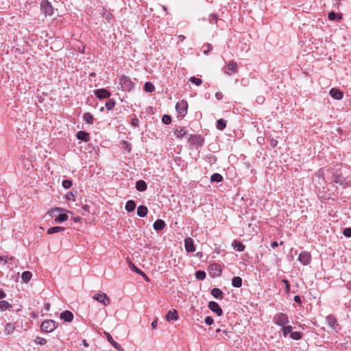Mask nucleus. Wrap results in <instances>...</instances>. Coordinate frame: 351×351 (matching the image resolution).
<instances>
[{
    "label": "nucleus",
    "instance_id": "nucleus-53",
    "mask_svg": "<svg viewBox=\"0 0 351 351\" xmlns=\"http://www.w3.org/2000/svg\"><path fill=\"white\" fill-rule=\"evenodd\" d=\"M73 197H74V195L71 192H69L66 194L67 199H69V200L73 199Z\"/></svg>",
    "mask_w": 351,
    "mask_h": 351
},
{
    "label": "nucleus",
    "instance_id": "nucleus-55",
    "mask_svg": "<svg viewBox=\"0 0 351 351\" xmlns=\"http://www.w3.org/2000/svg\"><path fill=\"white\" fill-rule=\"evenodd\" d=\"M207 47H208V49L204 50V54H208V51L211 49L210 45H208Z\"/></svg>",
    "mask_w": 351,
    "mask_h": 351
},
{
    "label": "nucleus",
    "instance_id": "nucleus-61",
    "mask_svg": "<svg viewBox=\"0 0 351 351\" xmlns=\"http://www.w3.org/2000/svg\"><path fill=\"white\" fill-rule=\"evenodd\" d=\"M83 345L85 346V347H88V343L86 342V340H84L83 341Z\"/></svg>",
    "mask_w": 351,
    "mask_h": 351
},
{
    "label": "nucleus",
    "instance_id": "nucleus-2",
    "mask_svg": "<svg viewBox=\"0 0 351 351\" xmlns=\"http://www.w3.org/2000/svg\"><path fill=\"white\" fill-rule=\"evenodd\" d=\"M289 322L288 316L282 313H277L274 317V322L280 326H284Z\"/></svg>",
    "mask_w": 351,
    "mask_h": 351
},
{
    "label": "nucleus",
    "instance_id": "nucleus-36",
    "mask_svg": "<svg viewBox=\"0 0 351 351\" xmlns=\"http://www.w3.org/2000/svg\"><path fill=\"white\" fill-rule=\"evenodd\" d=\"M14 257H8V256H0V265H5L7 263H9L10 261L14 260Z\"/></svg>",
    "mask_w": 351,
    "mask_h": 351
},
{
    "label": "nucleus",
    "instance_id": "nucleus-11",
    "mask_svg": "<svg viewBox=\"0 0 351 351\" xmlns=\"http://www.w3.org/2000/svg\"><path fill=\"white\" fill-rule=\"evenodd\" d=\"M105 337H106L108 341L117 350L123 351V348L115 341L113 340L112 336L108 332H104Z\"/></svg>",
    "mask_w": 351,
    "mask_h": 351
},
{
    "label": "nucleus",
    "instance_id": "nucleus-29",
    "mask_svg": "<svg viewBox=\"0 0 351 351\" xmlns=\"http://www.w3.org/2000/svg\"><path fill=\"white\" fill-rule=\"evenodd\" d=\"M186 134V130L184 128H180L175 132V134L178 138H182Z\"/></svg>",
    "mask_w": 351,
    "mask_h": 351
},
{
    "label": "nucleus",
    "instance_id": "nucleus-39",
    "mask_svg": "<svg viewBox=\"0 0 351 351\" xmlns=\"http://www.w3.org/2000/svg\"><path fill=\"white\" fill-rule=\"evenodd\" d=\"M189 82H191L193 84H195L197 86H200L202 83V80L201 79L195 77H191L189 78Z\"/></svg>",
    "mask_w": 351,
    "mask_h": 351
},
{
    "label": "nucleus",
    "instance_id": "nucleus-48",
    "mask_svg": "<svg viewBox=\"0 0 351 351\" xmlns=\"http://www.w3.org/2000/svg\"><path fill=\"white\" fill-rule=\"evenodd\" d=\"M213 319L210 317V316H208L205 318V323L207 324V325H211L213 324Z\"/></svg>",
    "mask_w": 351,
    "mask_h": 351
},
{
    "label": "nucleus",
    "instance_id": "nucleus-51",
    "mask_svg": "<svg viewBox=\"0 0 351 351\" xmlns=\"http://www.w3.org/2000/svg\"><path fill=\"white\" fill-rule=\"evenodd\" d=\"M223 96V94H222L221 92H217V93H215V97H216V99H218V100H221V99H222Z\"/></svg>",
    "mask_w": 351,
    "mask_h": 351
},
{
    "label": "nucleus",
    "instance_id": "nucleus-1",
    "mask_svg": "<svg viewBox=\"0 0 351 351\" xmlns=\"http://www.w3.org/2000/svg\"><path fill=\"white\" fill-rule=\"evenodd\" d=\"M57 328V324L52 319H48L44 321L40 326V328L43 331L46 332H51Z\"/></svg>",
    "mask_w": 351,
    "mask_h": 351
},
{
    "label": "nucleus",
    "instance_id": "nucleus-43",
    "mask_svg": "<svg viewBox=\"0 0 351 351\" xmlns=\"http://www.w3.org/2000/svg\"><path fill=\"white\" fill-rule=\"evenodd\" d=\"M35 342L37 344L45 345L47 343V340L43 337H37L35 339Z\"/></svg>",
    "mask_w": 351,
    "mask_h": 351
},
{
    "label": "nucleus",
    "instance_id": "nucleus-40",
    "mask_svg": "<svg viewBox=\"0 0 351 351\" xmlns=\"http://www.w3.org/2000/svg\"><path fill=\"white\" fill-rule=\"evenodd\" d=\"M115 105V102L113 99H108L105 104V106L107 110H111L114 108Z\"/></svg>",
    "mask_w": 351,
    "mask_h": 351
},
{
    "label": "nucleus",
    "instance_id": "nucleus-63",
    "mask_svg": "<svg viewBox=\"0 0 351 351\" xmlns=\"http://www.w3.org/2000/svg\"><path fill=\"white\" fill-rule=\"evenodd\" d=\"M179 38H180V40H183L184 39V36L180 35V36H179Z\"/></svg>",
    "mask_w": 351,
    "mask_h": 351
},
{
    "label": "nucleus",
    "instance_id": "nucleus-20",
    "mask_svg": "<svg viewBox=\"0 0 351 351\" xmlns=\"http://www.w3.org/2000/svg\"><path fill=\"white\" fill-rule=\"evenodd\" d=\"M147 208L145 206H139L137 208V215L141 217H144L147 214Z\"/></svg>",
    "mask_w": 351,
    "mask_h": 351
},
{
    "label": "nucleus",
    "instance_id": "nucleus-15",
    "mask_svg": "<svg viewBox=\"0 0 351 351\" xmlns=\"http://www.w3.org/2000/svg\"><path fill=\"white\" fill-rule=\"evenodd\" d=\"M60 318L65 322H70L73 319V313L69 311H64L62 313H61L60 315Z\"/></svg>",
    "mask_w": 351,
    "mask_h": 351
},
{
    "label": "nucleus",
    "instance_id": "nucleus-12",
    "mask_svg": "<svg viewBox=\"0 0 351 351\" xmlns=\"http://www.w3.org/2000/svg\"><path fill=\"white\" fill-rule=\"evenodd\" d=\"M184 247L186 251L188 252H193L195 251V247L193 244V241L191 237H187L184 240Z\"/></svg>",
    "mask_w": 351,
    "mask_h": 351
},
{
    "label": "nucleus",
    "instance_id": "nucleus-19",
    "mask_svg": "<svg viewBox=\"0 0 351 351\" xmlns=\"http://www.w3.org/2000/svg\"><path fill=\"white\" fill-rule=\"evenodd\" d=\"M165 226V223L162 219H157L153 225L154 229L156 230H162Z\"/></svg>",
    "mask_w": 351,
    "mask_h": 351
},
{
    "label": "nucleus",
    "instance_id": "nucleus-44",
    "mask_svg": "<svg viewBox=\"0 0 351 351\" xmlns=\"http://www.w3.org/2000/svg\"><path fill=\"white\" fill-rule=\"evenodd\" d=\"M162 121L165 124L168 125L171 123V118L169 115L165 114L162 117Z\"/></svg>",
    "mask_w": 351,
    "mask_h": 351
},
{
    "label": "nucleus",
    "instance_id": "nucleus-17",
    "mask_svg": "<svg viewBox=\"0 0 351 351\" xmlns=\"http://www.w3.org/2000/svg\"><path fill=\"white\" fill-rule=\"evenodd\" d=\"M178 319V315L177 311H176V310H173V311L170 310L166 315V319L167 321H172V320L176 321Z\"/></svg>",
    "mask_w": 351,
    "mask_h": 351
},
{
    "label": "nucleus",
    "instance_id": "nucleus-27",
    "mask_svg": "<svg viewBox=\"0 0 351 351\" xmlns=\"http://www.w3.org/2000/svg\"><path fill=\"white\" fill-rule=\"evenodd\" d=\"M12 308V305L5 300L0 301V311H5Z\"/></svg>",
    "mask_w": 351,
    "mask_h": 351
},
{
    "label": "nucleus",
    "instance_id": "nucleus-16",
    "mask_svg": "<svg viewBox=\"0 0 351 351\" xmlns=\"http://www.w3.org/2000/svg\"><path fill=\"white\" fill-rule=\"evenodd\" d=\"M129 267L131 270L143 276L147 281L149 280L147 276L145 274V273L143 272L141 269H139L137 267H136L130 261H129Z\"/></svg>",
    "mask_w": 351,
    "mask_h": 351
},
{
    "label": "nucleus",
    "instance_id": "nucleus-9",
    "mask_svg": "<svg viewBox=\"0 0 351 351\" xmlns=\"http://www.w3.org/2000/svg\"><path fill=\"white\" fill-rule=\"evenodd\" d=\"M326 321H327V323L328 324V326L335 331H337L339 328V324L337 323V321L336 319V318L330 315H328L326 317Z\"/></svg>",
    "mask_w": 351,
    "mask_h": 351
},
{
    "label": "nucleus",
    "instance_id": "nucleus-30",
    "mask_svg": "<svg viewBox=\"0 0 351 351\" xmlns=\"http://www.w3.org/2000/svg\"><path fill=\"white\" fill-rule=\"evenodd\" d=\"M84 120L90 124H93L94 118L93 115L89 112H86L83 115Z\"/></svg>",
    "mask_w": 351,
    "mask_h": 351
},
{
    "label": "nucleus",
    "instance_id": "nucleus-35",
    "mask_svg": "<svg viewBox=\"0 0 351 351\" xmlns=\"http://www.w3.org/2000/svg\"><path fill=\"white\" fill-rule=\"evenodd\" d=\"M222 180H223L222 176L219 173H214L210 177L211 182H220L222 181Z\"/></svg>",
    "mask_w": 351,
    "mask_h": 351
},
{
    "label": "nucleus",
    "instance_id": "nucleus-8",
    "mask_svg": "<svg viewBox=\"0 0 351 351\" xmlns=\"http://www.w3.org/2000/svg\"><path fill=\"white\" fill-rule=\"evenodd\" d=\"M237 71V64L234 61H230L226 66H224V72L230 75L233 73Z\"/></svg>",
    "mask_w": 351,
    "mask_h": 351
},
{
    "label": "nucleus",
    "instance_id": "nucleus-24",
    "mask_svg": "<svg viewBox=\"0 0 351 351\" xmlns=\"http://www.w3.org/2000/svg\"><path fill=\"white\" fill-rule=\"evenodd\" d=\"M125 210L128 212L133 211L136 208V203L133 200H128L125 206Z\"/></svg>",
    "mask_w": 351,
    "mask_h": 351
},
{
    "label": "nucleus",
    "instance_id": "nucleus-7",
    "mask_svg": "<svg viewBox=\"0 0 351 351\" xmlns=\"http://www.w3.org/2000/svg\"><path fill=\"white\" fill-rule=\"evenodd\" d=\"M298 261L304 265H308L311 261L310 253L307 252H302L298 256Z\"/></svg>",
    "mask_w": 351,
    "mask_h": 351
},
{
    "label": "nucleus",
    "instance_id": "nucleus-18",
    "mask_svg": "<svg viewBox=\"0 0 351 351\" xmlns=\"http://www.w3.org/2000/svg\"><path fill=\"white\" fill-rule=\"evenodd\" d=\"M15 328L14 323H7L5 326L4 332L6 335H11L14 332Z\"/></svg>",
    "mask_w": 351,
    "mask_h": 351
},
{
    "label": "nucleus",
    "instance_id": "nucleus-59",
    "mask_svg": "<svg viewBox=\"0 0 351 351\" xmlns=\"http://www.w3.org/2000/svg\"><path fill=\"white\" fill-rule=\"evenodd\" d=\"M5 297V293L0 290V299L4 298Z\"/></svg>",
    "mask_w": 351,
    "mask_h": 351
},
{
    "label": "nucleus",
    "instance_id": "nucleus-54",
    "mask_svg": "<svg viewBox=\"0 0 351 351\" xmlns=\"http://www.w3.org/2000/svg\"><path fill=\"white\" fill-rule=\"evenodd\" d=\"M294 301L297 303H301V299L299 295L294 296Z\"/></svg>",
    "mask_w": 351,
    "mask_h": 351
},
{
    "label": "nucleus",
    "instance_id": "nucleus-57",
    "mask_svg": "<svg viewBox=\"0 0 351 351\" xmlns=\"http://www.w3.org/2000/svg\"><path fill=\"white\" fill-rule=\"evenodd\" d=\"M157 324H158L157 320H154L152 322L151 325L153 328H155L157 326Z\"/></svg>",
    "mask_w": 351,
    "mask_h": 351
},
{
    "label": "nucleus",
    "instance_id": "nucleus-45",
    "mask_svg": "<svg viewBox=\"0 0 351 351\" xmlns=\"http://www.w3.org/2000/svg\"><path fill=\"white\" fill-rule=\"evenodd\" d=\"M282 282L285 285V291L286 293H289L290 291V285L287 280L283 279Z\"/></svg>",
    "mask_w": 351,
    "mask_h": 351
},
{
    "label": "nucleus",
    "instance_id": "nucleus-28",
    "mask_svg": "<svg viewBox=\"0 0 351 351\" xmlns=\"http://www.w3.org/2000/svg\"><path fill=\"white\" fill-rule=\"evenodd\" d=\"M64 230V228L63 227L54 226V227L50 228L47 230V234H52L54 233H58V232L63 231Z\"/></svg>",
    "mask_w": 351,
    "mask_h": 351
},
{
    "label": "nucleus",
    "instance_id": "nucleus-22",
    "mask_svg": "<svg viewBox=\"0 0 351 351\" xmlns=\"http://www.w3.org/2000/svg\"><path fill=\"white\" fill-rule=\"evenodd\" d=\"M136 188L138 191H145L147 189V184L143 180H138L136 182Z\"/></svg>",
    "mask_w": 351,
    "mask_h": 351
},
{
    "label": "nucleus",
    "instance_id": "nucleus-38",
    "mask_svg": "<svg viewBox=\"0 0 351 351\" xmlns=\"http://www.w3.org/2000/svg\"><path fill=\"white\" fill-rule=\"evenodd\" d=\"M282 327V333L285 337H286L289 333L291 332V330L293 329L292 326H284Z\"/></svg>",
    "mask_w": 351,
    "mask_h": 351
},
{
    "label": "nucleus",
    "instance_id": "nucleus-33",
    "mask_svg": "<svg viewBox=\"0 0 351 351\" xmlns=\"http://www.w3.org/2000/svg\"><path fill=\"white\" fill-rule=\"evenodd\" d=\"M68 219V215L66 214H60L54 219L55 223H62L63 221H66Z\"/></svg>",
    "mask_w": 351,
    "mask_h": 351
},
{
    "label": "nucleus",
    "instance_id": "nucleus-13",
    "mask_svg": "<svg viewBox=\"0 0 351 351\" xmlns=\"http://www.w3.org/2000/svg\"><path fill=\"white\" fill-rule=\"evenodd\" d=\"M329 95L334 99L340 100L343 98V93L339 89L332 88L329 91Z\"/></svg>",
    "mask_w": 351,
    "mask_h": 351
},
{
    "label": "nucleus",
    "instance_id": "nucleus-32",
    "mask_svg": "<svg viewBox=\"0 0 351 351\" xmlns=\"http://www.w3.org/2000/svg\"><path fill=\"white\" fill-rule=\"evenodd\" d=\"M155 87L151 82H146L144 85V90L147 93H152L154 90Z\"/></svg>",
    "mask_w": 351,
    "mask_h": 351
},
{
    "label": "nucleus",
    "instance_id": "nucleus-14",
    "mask_svg": "<svg viewBox=\"0 0 351 351\" xmlns=\"http://www.w3.org/2000/svg\"><path fill=\"white\" fill-rule=\"evenodd\" d=\"M95 95L99 99H106L110 96V93L104 88L97 89L95 91Z\"/></svg>",
    "mask_w": 351,
    "mask_h": 351
},
{
    "label": "nucleus",
    "instance_id": "nucleus-50",
    "mask_svg": "<svg viewBox=\"0 0 351 351\" xmlns=\"http://www.w3.org/2000/svg\"><path fill=\"white\" fill-rule=\"evenodd\" d=\"M131 123L134 127L138 126V119L136 118L132 119Z\"/></svg>",
    "mask_w": 351,
    "mask_h": 351
},
{
    "label": "nucleus",
    "instance_id": "nucleus-21",
    "mask_svg": "<svg viewBox=\"0 0 351 351\" xmlns=\"http://www.w3.org/2000/svg\"><path fill=\"white\" fill-rule=\"evenodd\" d=\"M211 295L217 299H222L223 293L218 288H214L211 290Z\"/></svg>",
    "mask_w": 351,
    "mask_h": 351
},
{
    "label": "nucleus",
    "instance_id": "nucleus-10",
    "mask_svg": "<svg viewBox=\"0 0 351 351\" xmlns=\"http://www.w3.org/2000/svg\"><path fill=\"white\" fill-rule=\"evenodd\" d=\"M209 309L217 313L218 316H221L223 313L222 309L219 306V304L214 301H211L208 303V305Z\"/></svg>",
    "mask_w": 351,
    "mask_h": 351
},
{
    "label": "nucleus",
    "instance_id": "nucleus-41",
    "mask_svg": "<svg viewBox=\"0 0 351 351\" xmlns=\"http://www.w3.org/2000/svg\"><path fill=\"white\" fill-rule=\"evenodd\" d=\"M290 337L294 340H298L301 339L302 335L300 332H291Z\"/></svg>",
    "mask_w": 351,
    "mask_h": 351
},
{
    "label": "nucleus",
    "instance_id": "nucleus-60",
    "mask_svg": "<svg viewBox=\"0 0 351 351\" xmlns=\"http://www.w3.org/2000/svg\"><path fill=\"white\" fill-rule=\"evenodd\" d=\"M45 308L47 311H49V308H50V304H49V303L45 304Z\"/></svg>",
    "mask_w": 351,
    "mask_h": 351
},
{
    "label": "nucleus",
    "instance_id": "nucleus-42",
    "mask_svg": "<svg viewBox=\"0 0 351 351\" xmlns=\"http://www.w3.org/2000/svg\"><path fill=\"white\" fill-rule=\"evenodd\" d=\"M62 185L65 189H68L71 187L72 182L70 180H64L62 181Z\"/></svg>",
    "mask_w": 351,
    "mask_h": 351
},
{
    "label": "nucleus",
    "instance_id": "nucleus-26",
    "mask_svg": "<svg viewBox=\"0 0 351 351\" xmlns=\"http://www.w3.org/2000/svg\"><path fill=\"white\" fill-rule=\"evenodd\" d=\"M77 138L79 139V140H82V141H84L85 142L88 141V138H89V135L87 132H84V131H80L77 132Z\"/></svg>",
    "mask_w": 351,
    "mask_h": 351
},
{
    "label": "nucleus",
    "instance_id": "nucleus-47",
    "mask_svg": "<svg viewBox=\"0 0 351 351\" xmlns=\"http://www.w3.org/2000/svg\"><path fill=\"white\" fill-rule=\"evenodd\" d=\"M63 210L62 208H54L53 209H51V210H49L48 212V213L50 215H53V214H55L57 212H60V211H62Z\"/></svg>",
    "mask_w": 351,
    "mask_h": 351
},
{
    "label": "nucleus",
    "instance_id": "nucleus-31",
    "mask_svg": "<svg viewBox=\"0 0 351 351\" xmlns=\"http://www.w3.org/2000/svg\"><path fill=\"white\" fill-rule=\"evenodd\" d=\"M32 275V273L29 272V271H24L22 273V275H21V278L23 280V282H27L29 281V280L31 279Z\"/></svg>",
    "mask_w": 351,
    "mask_h": 351
},
{
    "label": "nucleus",
    "instance_id": "nucleus-56",
    "mask_svg": "<svg viewBox=\"0 0 351 351\" xmlns=\"http://www.w3.org/2000/svg\"><path fill=\"white\" fill-rule=\"evenodd\" d=\"M271 246L272 248H275L278 246V243L276 241H274L271 243Z\"/></svg>",
    "mask_w": 351,
    "mask_h": 351
},
{
    "label": "nucleus",
    "instance_id": "nucleus-5",
    "mask_svg": "<svg viewBox=\"0 0 351 351\" xmlns=\"http://www.w3.org/2000/svg\"><path fill=\"white\" fill-rule=\"evenodd\" d=\"M41 10L47 16H52L53 14V8L51 3L47 0H43L40 3Z\"/></svg>",
    "mask_w": 351,
    "mask_h": 351
},
{
    "label": "nucleus",
    "instance_id": "nucleus-34",
    "mask_svg": "<svg viewBox=\"0 0 351 351\" xmlns=\"http://www.w3.org/2000/svg\"><path fill=\"white\" fill-rule=\"evenodd\" d=\"M226 126V121H225L224 119H219L217 121V129L220 130H223Z\"/></svg>",
    "mask_w": 351,
    "mask_h": 351
},
{
    "label": "nucleus",
    "instance_id": "nucleus-46",
    "mask_svg": "<svg viewBox=\"0 0 351 351\" xmlns=\"http://www.w3.org/2000/svg\"><path fill=\"white\" fill-rule=\"evenodd\" d=\"M343 235L346 237H351V228H347L343 230Z\"/></svg>",
    "mask_w": 351,
    "mask_h": 351
},
{
    "label": "nucleus",
    "instance_id": "nucleus-4",
    "mask_svg": "<svg viewBox=\"0 0 351 351\" xmlns=\"http://www.w3.org/2000/svg\"><path fill=\"white\" fill-rule=\"evenodd\" d=\"M188 104L184 100L178 101L176 106V109L180 117H184L186 114Z\"/></svg>",
    "mask_w": 351,
    "mask_h": 351
},
{
    "label": "nucleus",
    "instance_id": "nucleus-52",
    "mask_svg": "<svg viewBox=\"0 0 351 351\" xmlns=\"http://www.w3.org/2000/svg\"><path fill=\"white\" fill-rule=\"evenodd\" d=\"M270 145L272 147H275L278 145V141L275 139H272L270 142Z\"/></svg>",
    "mask_w": 351,
    "mask_h": 351
},
{
    "label": "nucleus",
    "instance_id": "nucleus-37",
    "mask_svg": "<svg viewBox=\"0 0 351 351\" xmlns=\"http://www.w3.org/2000/svg\"><path fill=\"white\" fill-rule=\"evenodd\" d=\"M195 277L197 279L202 280L206 278V273L204 271H197L195 272Z\"/></svg>",
    "mask_w": 351,
    "mask_h": 351
},
{
    "label": "nucleus",
    "instance_id": "nucleus-64",
    "mask_svg": "<svg viewBox=\"0 0 351 351\" xmlns=\"http://www.w3.org/2000/svg\"><path fill=\"white\" fill-rule=\"evenodd\" d=\"M212 17H213V19L214 20L217 19V16H216V15H215V14H213V15L212 16Z\"/></svg>",
    "mask_w": 351,
    "mask_h": 351
},
{
    "label": "nucleus",
    "instance_id": "nucleus-62",
    "mask_svg": "<svg viewBox=\"0 0 351 351\" xmlns=\"http://www.w3.org/2000/svg\"><path fill=\"white\" fill-rule=\"evenodd\" d=\"M124 145H125V148L128 149L129 144L127 142L124 141Z\"/></svg>",
    "mask_w": 351,
    "mask_h": 351
},
{
    "label": "nucleus",
    "instance_id": "nucleus-23",
    "mask_svg": "<svg viewBox=\"0 0 351 351\" xmlns=\"http://www.w3.org/2000/svg\"><path fill=\"white\" fill-rule=\"evenodd\" d=\"M232 246L234 249L238 252H243L245 249L244 245L239 241H234Z\"/></svg>",
    "mask_w": 351,
    "mask_h": 351
},
{
    "label": "nucleus",
    "instance_id": "nucleus-49",
    "mask_svg": "<svg viewBox=\"0 0 351 351\" xmlns=\"http://www.w3.org/2000/svg\"><path fill=\"white\" fill-rule=\"evenodd\" d=\"M336 14L334 12H330L328 13V18L329 19V20H335L336 19Z\"/></svg>",
    "mask_w": 351,
    "mask_h": 351
},
{
    "label": "nucleus",
    "instance_id": "nucleus-3",
    "mask_svg": "<svg viewBox=\"0 0 351 351\" xmlns=\"http://www.w3.org/2000/svg\"><path fill=\"white\" fill-rule=\"evenodd\" d=\"M93 298L102 304L104 306L109 305L110 303V299L109 297L103 292L97 293L93 297Z\"/></svg>",
    "mask_w": 351,
    "mask_h": 351
},
{
    "label": "nucleus",
    "instance_id": "nucleus-25",
    "mask_svg": "<svg viewBox=\"0 0 351 351\" xmlns=\"http://www.w3.org/2000/svg\"><path fill=\"white\" fill-rule=\"evenodd\" d=\"M232 285L234 287L239 288L242 285V279L239 276L234 277L232 279Z\"/></svg>",
    "mask_w": 351,
    "mask_h": 351
},
{
    "label": "nucleus",
    "instance_id": "nucleus-58",
    "mask_svg": "<svg viewBox=\"0 0 351 351\" xmlns=\"http://www.w3.org/2000/svg\"><path fill=\"white\" fill-rule=\"evenodd\" d=\"M256 101L257 102L262 104L264 101V98L263 97H258Z\"/></svg>",
    "mask_w": 351,
    "mask_h": 351
},
{
    "label": "nucleus",
    "instance_id": "nucleus-6",
    "mask_svg": "<svg viewBox=\"0 0 351 351\" xmlns=\"http://www.w3.org/2000/svg\"><path fill=\"white\" fill-rule=\"evenodd\" d=\"M119 84L122 88L125 90H130L133 87V83L128 77L123 76L119 79Z\"/></svg>",
    "mask_w": 351,
    "mask_h": 351
}]
</instances>
